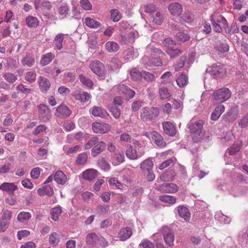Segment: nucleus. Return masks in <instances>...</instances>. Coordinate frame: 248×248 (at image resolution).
I'll list each match as a JSON object with an SVG mask.
<instances>
[{
    "mask_svg": "<svg viewBox=\"0 0 248 248\" xmlns=\"http://www.w3.org/2000/svg\"><path fill=\"white\" fill-rule=\"evenodd\" d=\"M231 95V92L227 88H222L217 90L213 93L214 101L218 103H222L227 100Z\"/></svg>",
    "mask_w": 248,
    "mask_h": 248,
    "instance_id": "obj_1",
    "label": "nucleus"
},
{
    "mask_svg": "<svg viewBox=\"0 0 248 248\" xmlns=\"http://www.w3.org/2000/svg\"><path fill=\"white\" fill-rule=\"evenodd\" d=\"M159 114V110L155 107H144L141 109L140 116L143 121H151L156 118Z\"/></svg>",
    "mask_w": 248,
    "mask_h": 248,
    "instance_id": "obj_2",
    "label": "nucleus"
},
{
    "mask_svg": "<svg viewBox=\"0 0 248 248\" xmlns=\"http://www.w3.org/2000/svg\"><path fill=\"white\" fill-rule=\"evenodd\" d=\"M203 124L204 122L202 120L195 121L193 118L188 124V128L191 134L197 135L201 138L203 132Z\"/></svg>",
    "mask_w": 248,
    "mask_h": 248,
    "instance_id": "obj_3",
    "label": "nucleus"
},
{
    "mask_svg": "<svg viewBox=\"0 0 248 248\" xmlns=\"http://www.w3.org/2000/svg\"><path fill=\"white\" fill-rule=\"evenodd\" d=\"M89 68L94 74L98 77H103L106 73L104 64L99 61L95 60L92 62L89 65Z\"/></svg>",
    "mask_w": 248,
    "mask_h": 248,
    "instance_id": "obj_4",
    "label": "nucleus"
},
{
    "mask_svg": "<svg viewBox=\"0 0 248 248\" xmlns=\"http://www.w3.org/2000/svg\"><path fill=\"white\" fill-rule=\"evenodd\" d=\"M38 109V117L43 122L48 121L51 118V112L47 106L44 104L37 106Z\"/></svg>",
    "mask_w": 248,
    "mask_h": 248,
    "instance_id": "obj_5",
    "label": "nucleus"
},
{
    "mask_svg": "<svg viewBox=\"0 0 248 248\" xmlns=\"http://www.w3.org/2000/svg\"><path fill=\"white\" fill-rule=\"evenodd\" d=\"M145 136L154 141L158 147L163 148L167 145L161 135L156 131L147 132L145 133Z\"/></svg>",
    "mask_w": 248,
    "mask_h": 248,
    "instance_id": "obj_6",
    "label": "nucleus"
},
{
    "mask_svg": "<svg viewBox=\"0 0 248 248\" xmlns=\"http://www.w3.org/2000/svg\"><path fill=\"white\" fill-rule=\"evenodd\" d=\"M156 189L162 193H173L178 191L179 187L173 183H163L158 185Z\"/></svg>",
    "mask_w": 248,
    "mask_h": 248,
    "instance_id": "obj_7",
    "label": "nucleus"
},
{
    "mask_svg": "<svg viewBox=\"0 0 248 248\" xmlns=\"http://www.w3.org/2000/svg\"><path fill=\"white\" fill-rule=\"evenodd\" d=\"M110 126L107 124L94 122L92 124V129L94 133L97 134H105L109 131Z\"/></svg>",
    "mask_w": 248,
    "mask_h": 248,
    "instance_id": "obj_8",
    "label": "nucleus"
},
{
    "mask_svg": "<svg viewBox=\"0 0 248 248\" xmlns=\"http://www.w3.org/2000/svg\"><path fill=\"white\" fill-rule=\"evenodd\" d=\"M71 114V111L64 104H61L57 108L55 115L60 118L65 119Z\"/></svg>",
    "mask_w": 248,
    "mask_h": 248,
    "instance_id": "obj_9",
    "label": "nucleus"
},
{
    "mask_svg": "<svg viewBox=\"0 0 248 248\" xmlns=\"http://www.w3.org/2000/svg\"><path fill=\"white\" fill-rule=\"evenodd\" d=\"M144 154V151L140 152V151H139L138 153L137 150L131 145L127 146L126 150V155L127 157L132 160H135L140 157Z\"/></svg>",
    "mask_w": 248,
    "mask_h": 248,
    "instance_id": "obj_10",
    "label": "nucleus"
},
{
    "mask_svg": "<svg viewBox=\"0 0 248 248\" xmlns=\"http://www.w3.org/2000/svg\"><path fill=\"white\" fill-rule=\"evenodd\" d=\"M163 237L166 244L170 247L173 246L174 236L173 232L168 227L163 228Z\"/></svg>",
    "mask_w": 248,
    "mask_h": 248,
    "instance_id": "obj_11",
    "label": "nucleus"
},
{
    "mask_svg": "<svg viewBox=\"0 0 248 248\" xmlns=\"http://www.w3.org/2000/svg\"><path fill=\"white\" fill-rule=\"evenodd\" d=\"M132 229L129 227H125L120 230L118 233L117 237L121 241H125L129 239L132 235Z\"/></svg>",
    "mask_w": 248,
    "mask_h": 248,
    "instance_id": "obj_12",
    "label": "nucleus"
},
{
    "mask_svg": "<svg viewBox=\"0 0 248 248\" xmlns=\"http://www.w3.org/2000/svg\"><path fill=\"white\" fill-rule=\"evenodd\" d=\"M117 89L119 93L125 95L128 99L132 98L135 95V92L123 84H120Z\"/></svg>",
    "mask_w": 248,
    "mask_h": 248,
    "instance_id": "obj_13",
    "label": "nucleus"
},
{
    "mask_svg": "<svg viewBox=\"0 0 248 248\" xmlns=\"http://www.w3.org/2000/svg\"><path fill=\"white\" fill-rule=\"evenodd\" d=\"M164 133L170 136H174L176 133V129L173 124L170 122H164L162 123Z\"/></svg>",
    "mask_w": 248,
    "mask_h": 248,
    "instance_id": "obj_14",
    "label": "nucleus"
},
{
    "mask_svg": "<svg viewBox=\"0 0 248 248\" xmlns=\"http://www.w3.org/2000/svg\"><path fill=\"white\" fill-rule=\"evenodd\" d=\"M177 210L181 217L183 218L186 221L190 220L191 214L189 210L186 207L179 205L177 207Z\"/></svg>",
    "mask_w": 248,
    "mask_h": 248,
    "instance_id": "obj_15",
    "label": "nucleus"
},
{
    "mask_svg": "<svg viewBox=\"0 0 248 248\" xmlns=\"http://www.w3.org/2000/svg\"><path fill=\"white\" fill-rule=\"evenodd\" d=\"M38 83L42 92L46 93L50 87V82L46 78L40 76L38 78Z\"/></svg>",
    "mask_w": 248,
    "mask_h": 248,
    "instance_id": "obj_16",
    "label": "nucleus"
},
{
    "mask_svg": "<svg viewBox=\"0 0 248 248\" xmlns=\"http://www.w3.org/2000/svg\"><path fill=\"white\" fill-rule=\"evenodd\" d=\"M168 9L173 16H178L180 15L183 11L182 5L178 2H174L170 4L168 6Z\"/></svg>",
    "mask_w": 248,
    "mask_h": 248,
    "instance_id": "obj_17",
    "label": "nucleus"
},
{
    "mask_svg": "<svg viewBox=\"0 0 248 248\" xmlns=\"http://www.w3.org/2000/svg\"><path fill=\"white\" fill-rule=\"evenodd\" d=\"M37 193L40 196L47 195L51 196L54 194L53 186L50 185H47L39 188L37 190Z\"/></svg>",
    "mask_w": 248,
    "mask_h": 248,
    "instance_id": "obj_18",
    "label": "nucleus"
},
{
    "mask_svg": "<svg viewBox=\"0 0 248 248\" xmlns=\"http://www.w3.org/2000/svg\"><path fill=\"white\" fill-rule=\"evenodd\" d=\"M106 143L104 141H98L94 146H93L91 151V154L93 156H96L98 155L103 152L106 148Z\"/></svg>",
    "mask_w": 248,
    "mask_h": 248,
    "instance_id": "obj_19",
    "label": "nucleus"
},
{
    "mask_svg": "<svg viewBox=\"0 0 248 248\" xmlns=\"http://www.w3.org/2000/svg\"><path fill=\"white\" fill-rule=\"evenodd\" d=\"M73 96L75 99L81 102H85L89 100L91 95L87 92H75L73 93Z\"/></svg>",
    "mask_w": 248,
    "mask_h": 248,
    "instance_id": "obj_20",
    "label": "nucleus"
},
{
    "mask_svg": "<svg viewBox=\"0 0 248 248\" xmlns=\"http://www.w3.org/2000/svg\"><path fill=\"white\" fill-rule=\"evenodd\" d=\"M17 187L13 183L5 182L0 186V189L5 191L9 194H13L14 192L17 189Z\"/></svg>",
    "mask_w": 248,
    "mask_h": 248,
    "instance_id": "obj_21",
    "label": "nucleus"
},
{
    "mask_svg": "<svg viewBox=\"0 0 248 248\" xmlns=\"http://www.w3.org/2000/svg\"><path fill=\"white\" fill-rule=\"evenodd\" d=\"M92 114L95 117H99L101 118H106L108 114L107 111L99 107H93L92 108Z\"/></svg>",
    "mask_w": 248,
    "mask_h": 248,
    "instance_id": "obj_22",
    "label": "nucleus"
},
{
    "mask_svg": "<svg viewBox=\"0 0 248 248\" xmlns=\"http://www.w3.org/2000/svg\"><path fill=\"white\" fill-rule=\"evenodd\" d=\"M209 73L214 78H217L220 76L224 72V70L220 65H213L209 69Z\"/></svg>",
    "mask_w": 248,
    "mask_h": 248,
    "instance_id": "obj_23",
    "label": "nucleus"
},
{
    "mask_svg": "<svg viewBox=\"0 0 248 248\" xmlns=\"http://www.w3.org/2000/svg\"><path fill=\"white\" fill-rule=\"evenodd\" d=\"M54 180L58 184L64 185L66 182V176L61 170L57 171L54 174Z\"/></svg>",
    "mask_w": 248,
    "mask_h": 248,
    "instance_id": "obj_24",
    "label": "nucleus"
},
{
    "mask_svg": "<svg viewBox=\"0 0 248 248\" xmlns=\"http://www.w3.org/2000/svg\"><path fill=\"white\" fill-rule=\"evenodd\" d=\"M54 57L55 55L53 53H47L42 56L40 63L43 66L46 65L54 59Z\"/></svg>",
    "mask_w": 248,
    "mask_h": 248,
    "instance_id": "obj_25",
    "label": "nucleus"
},
{
    "mask_svg": "<svg viewBox=\"0 0 248 248\" xmlns=\"http://www.w3.org/2000/svg\"><path fill=\"white\" fill-rule=\"evenodd\" d=\"M225 107L223 105L217 106L212 113L211 118L212 120L216 121L218 119L221 114L224 111Z\"/></svg>",
    "mask_w": 248,
    "mask_h": 248,
    "instance_id": "obj_26",
    "label": "nucleus"
},
{
    "mask_svg": "<svg viewBox=\"0 0 248 248\" xmlns=\"http://www.w3.org/2000/svg\"><path fill=\"white\" fill-rule=\"evenodd\" d=\"M97 171L94 169H88L82 173L83 179L92 181L97 177Z\"/></svg>",
    "mask_w": 248,
    "mask_h": 248,
    "instance_id": "obj_27",
    "label": "nucleus"
},
{
    "mask_svg": "<svg viewBox=\"0 0 248 248\" xmlns=\"http://www.w3.org/2000/svg\"><path fill=\"white\" fill-rule=\"evenodd\" d=\"M154 164L153 161L147 159L142 161L140 165L141 170L144 172L149 171H152L153 168Z\"/></svg>",
    "mask_w": 248,
    "mask_h": 248,
    "instance_id": "obj_28",
    "label": "nucleus"
},
{
    "mask_svg": "<svg viewBox=\"0 0 248 248\" xmlns=\"http://www.w3.org/2000/svg\"><path fill=\"white\" fill-rule=\"evenodd\" d=\"M122 64V62L118 58L113 57L111 59L109 63L108 64V67L110 70H115L120 68Z\"/></svg>",
    "mask_w": 248,
    "mask_h": 248,
    "instance_id": "obj_29",
    "label": "nucleus"
},
{
    "mask_svg": "<svg viewBox=\"0 0 248 248\" xmlns=\"http://www.w3.org/2000/svg\"><path fill=\"white\" fill-rule=\"evenodd\" d=\"M21 62L23 66L31 67L34 65L35 59L32 55L29 54H27L26 56L21 60Z\"/></svg>",
    "mask_w": 248,
    "mask_h": 248,
    "instance_id": "obj_30",
    "label": "nucleus"
},
{
    "mask_svg": "<svg viewBox=\"0 0 248 248\" xmlns=\"http://www.w3.org/2000/svg\"><path fill=\"white\" fill-rule=\"evenodd\" d=\"M139 56V52L137 49H134L133 47H130L127 48L126 50V54L125 57L128 61L130 60L133 58L138 57Z\"/></svg>",
    "mask_w": 248,
    "mask_h": 248,
    "instance_id": "obj_31",
    "label": "nucleus"
},
{
    "mask_svg": "<svg viewBox=\"0 0 248 248\" xmlns=\"http://www.w3.org/2000/svg\"><path fill=\"white\" fill-rule=\"evenodd\" d=\"M176 82L180 87H183L188 83V77L184 73H182L177 78Z\"/></svg>",
    "mask_w": 248,
    "mask_h": 248,
    "instance_id": "obj_32",
    "label": "nucleus"
},
{
    "mask_svg": "<svg viewBox=\"0 0 248 248\" xmlns=\"http://www.w3.org/2000/svg\"><path fill=\"white\" fill-rule=\"evenodd\" d=\"M159 200L163 202L168 203L170 204H174L176 203V199L171 195H163L159 197Z\"/></svg>",
    "mask_w": 248,
    "mask_h": 248,
    "instance_id": "obj_33",
    "label": "nucleus"
},
{
    "mask_svg": "<svg viewBox=\"0 0 248 248\" xmlns=\"http://www.w3.org/2000/svg\"><path fill=\"white\" fill-rule=\"evenodd\" d=\"M98 238L95 233H90L87 235L86 241L87 244L90 246H93L97 242Z\"/></svg>",
    "mask_w": 248,
    "mask_h": 248,
    "instance_id": "obj_34",
    "label": "nucleus"
},
{
    "mask_svg": "<svg viewBox=\"0 0 248 248\" xmlns=\"http://www.w3.org/2000/svg\"><path fill=\"white\" fill-rule=\"evenodd\" d=\"M106 50L109 52H116L119 49L118 44L114 42L108 41L105 45Z\"/></svg>",
    "mask_w": 248,
    "mask_h": 248,
    "instance_id": "obj_35",
    "label": "nucleus"
},
{
    "mask_svg": "<svg viewBox=\"0 0 248 248\" xmlns=\"http://www.w3.org/2000/svg\"><path fill=\"white\" fill-rule=\"evenodd\" d=\"M85 24L91 28H98L101 26V23L90 17H87L85 19Z\"/></svg>",
    "mask_w": 248,
    "mask_h": 248,
    "instance_id": "obj_36",
    "label": "nucleus"
},
{
    "mask_svg": "<svg viewBox=\"0 0 248 248\" xmlns=\"http://www.w3.org/2000/svg\"><path fill=\"white\" fill-rule=\"evenodd\" d=\"M88 155L86 153L79 154L76 160V164L79 165H84L87 162Z\"/></svg>",
    "mask_w": 248,
    "mask_h": 248,
    "instance_id": "obj_37",
    "label": "nucleus"
},
{
    "mask_svg": "<svg viewBox=\"0 0 248 248\" xmlns=\"http://www.w3.org/2000/svg\"><path fill=\"white\" fill-rule=\"evenodd\" d=\"M26 23L27 25L30 27L35 28L39 24V20L37 17L29 16L26 18Z\"/></svg>",
    "mask_w": 248,
    "mask_h": 248,
    "instance_id": "obj_38",
    "label": "nucleus"
},
{
    "mask_svg": "<svg viewBox=\"0 0 248 248\" xmlns=\"http://www.w3.org/2000/svg\"><path fill=\"white\" fill-rule=\"evenodd\" d=\"M215 48L218 51L225 52L229 51V46L226 43L219 42L215 44Z\"/></svg>",
    "mask_w": 248,
    "mask_h": 248,
    "instance_id": "obj_39",
    "label": "nucleus"
},
{
    "mask_svg": "<svg viewBox=\"0 0 248 248\" xmlns=\"http://www.w3.org/2000/svg\"><path fill=\"white\" fill-rule=\"evenodd\" d=\"M63 40V34L62 33H59L55 37L54 43L58 50H61L62 48Z\"/></svg>",
    "mask_w": 248,
    "mask_h": 248,
    "instance_id": "obj_40",
    "label": "nucleus"
},
{
    "mask_svg": "<svg viewBox=\"0 0 248 248\" xmlns=\"http://www.w3.org/2000/svg\"><path fill=\"white\" fill-rule=\"evenodd\" d=\"M2 76L4 79L10 83H13L17 79V76L12 73H4Z\"/></svg>",
    "mask_w": 248,
    "mask_h": 248,
    "instance_id": "obj_41",
    "label": "nucleus"
},
{
    "mask_svg": "<svg viewBox=\"0 0 248 248\" xmlns=\"http://www.w3.org/2000/svg\"><path fill=\"white\" fill-rule=\"evenodd\" d=\"M79 79L83 84L87 86L88 87L91 88L93 84V81L83 74H80L79 75Z\"/></svg>",
    "mask_w": 248,
    "mask_h": 248,
    "instance_id": "obj_42",
    "label": "nucleus"
},
{
    "mask_svg": "<svg viewBox=\"0 0 248 248\" xmlns=\"http://www.w3.org/2000/svg\"><path fill=\"white\" fill-rule=\"evenodd\" d=\"M61 213L62 209L61 207L53 208L51 211V218L54 221L58 220Z\"/></svg>",
    "mask_w": 248,
    "mask_h": 248,
    "instance_id": "obj_43",
    "label": "nucleus"
},
{
    "mask_svg": "<svg viewBox=\"0 0 248 248\" xmlns=\"http://www.w3.org/2000/svg\"><path fill=\"white\" fill-rule=\"evenodd\" d=\"M31 217V215L29 212H21L18 214L17 219L19 221L23 222L29 220Z\"/></svg>",
    "mask_w": 248,
    "mask_h": 248,
    "instance_id": "obj_44",
    "label": "nucleus"
},
{
    "mask_svg": "<svg viewBox=\"0 0 248 248\" xmlns=\"http://www.w3.org/2000/svg\"><path fill=\"white\" fill-rule=\"evenodd\" d=\"M211 21L213 25L214 30L217 32L222 31V28L219 24V23L216 21V16L212 15L211 16Z\"/></svg>",
    "mask_w": 248,
    "mask_h": 248,
    "instance_id": "obj_45",
    "label": "nucleus"
},
{
    "mask_svg": "<svg viewBox=\"0 0 248 248\" xmlns=\"http://www.w3.org/2000/svg\"><path fill=\"white\" fill-rule=\"evenodd\" d=\"M36 74L34 71H30L25 74V79L30 83H33L35 81Z\"/></svg>",
    "mask_w": 248,
    "mask_h": 248,
    "instance_id": "obj_46",
    "label": "nucleus"
},
{
    "mask_svg": "<svg viewBox=\"0 0 248 248\" xmlns=\"http://www.w3.org/2000/svg\"><path fill=\"white\" fill-rule=\"evenodd\" d=\"M110 13V18L114 22H117L121 18V15L119 11L116 9L111 10Z\"/></svg>",
    "mask_w": 248,
    "mask_h": 248,
    "instance_id": "obj_47",
    "label": "nucleus"
},
{
    "mask_svg": "<svg viewBox=\"0 0 248 248\" xmlns=\"http://www.w3.org/2000/svg\"><path fill=\"white\" fill-rule=\"evenodd\" d=\"M238 126L241 128L248 126V112L245 114L238 122Z\"/></svg>",
    "mask_w": 248,
    "mask_h": 248,
    "instance_id": "obj_48",
    "label": "nucleus"
},
{
    "mask_svg": "<svg viewBox=\"0 0 248 248\" xmlns=\"http://www.w3.org/2000/svg\"><path fill=\"white\" fill-rule=\"evenodd\" d=\"M159 93L160 97L163 99L168 98L171 96V94L169 92L168 89L164 87L159 88Z\"/></svg>",
    "mask_w": 248,
    "mask_h": 248,
    "instance_id": "obj_49",
    "label": "nucleus"
},
{
    "mask_svg": "<svg viewBox=\"0 0 248 248\" xmlns=\"http://www.w3.org/2000/svg\"><path fill=\"white\" fill-rule=\"evenodd\" d=\"M59 235L55 232H52L49 236V243L53 245L56 246L59 242Z\"/></svg>",
    "mask_w": 248,
    "mask_h": 248,
    "instance_id": "obj_50",
    "label": "nucleus"
},
{
    "mask_svg": "<svg viewBox=\"0 0 248 248\" xmlns=\"http://www.w3.org/2000/svg\"><path fill=\"white\" fill-rule=\"evenodd\" d=\"M99 139L97 137H94L91 138L86 144L84 145L85 149H89L93 147L98 142Z\"/></svg>",
    "mask_w": 248,
    "mask_h": 248,
    "instance_id": "obj_51",
    "label": "nucleus"
},
{
    "mask_svg": "<svg viewBox=\"0 0 248 248\" xmlns=\"http://www.w3.org/2000/svg\"><path fill=\"white\" fill-rule=\"evenodd\" d=\"M108 183L110 186H115L118 189H122L124 187L123 185L114 178H110L108 180Z\"/></svg>",
    "mask_w": 248,
    "mask_h": 248,
    "instance_id": "obj_52",
    "label": "nucleus"
},
{
    "mask_svg": "<svg viewBox=\"0 0 248 248\" xmlns=\"http://www.w3.org/2000/svg\"><path fill=\"white\" fill-rule=\"evenodd\" d=\"M12 216V212L9 210H4L2 212V215L0 218L3 220L9 222Z\"/></svg>",
    "mask_w": 248,
    "mask_h": 248,
    "instance_id": "obj_53",
    "label": "nucleus"
},
{
    "mask_svg": "<svg viewBox=\"0 0 248 248\" xmlns=\"http://www.w3.org/2000/svg\"><path fill=\"white\" fill-rule=\"evenodd\" d=\"M130 74L132 78L135 80H138L141 78V74L136 68H133L130 70Z\"/></svg>",
    "mask_w": 248,
    "mask_h": 248,
    "instance_id": "obj_54",
    "label": "nucleus"
},
{
    "mask_svg": "<svg viewBox=\"0 0 248 248\" xmlns=\"http://www.w3.org/2000/svg\"><path fill=\"white\" fill-rule=\"evenodd\" d=\"M176 37L178 41L182 42H185L190 39L189 35L183 32H179L177 33L176 35Z\"/></svg>",
    "mask_w": 248,
    "mask_h": 248,
    "instance_id": "obj_55",
    "label": "nucleus"
},
{
    "mask_svg": "<svg viewBox=\"0 0 248 248\" xmlns=\"http://www.w3.org/2000/svg\"><path fill=\"white\" fill-rule=\"evenodd\" d=\"M16 89L19 92L23 94H29L31 91V88H28L26 86L21 83L16 86Z\"/></svg>",
    "mask_w": 248,
    "mask_h": 248,
    "instance_id": "obj_56",
    "label": "nucleus"
},
{
    "mask_svg": "<svg viewBox=\"0 0 248 248\" xmlns=\"http://www.w3.org/2000/svg\"><path fill=\"white\" fill-rule=\"evenodd\" d=\"M69 8L68 6L64 4L61 5L58 8V12L59 14L62 16V18L65 17L68 14Z\"/></svg>",
    "mask_w": 248,
    "mask_h": 248,
    "instance_id": "obj_57",
    "label": "nucleus"
},
{
    "mask_svg": "<svg viewBox=\"0 0 248 248\" xmlns=\"http://www.w3.org/2000/svg\"><path fill=\"white\" fill-rule=\"evenodd\" d=\"M153 21L157 25H160L163 21V18L160 14L158 12H156L152 16Z\"/></svg>",
    "mask_w": 248,
    "mask_h": 248,
    "instance_id": "obj_58",
    "label": "nucleus"
},
{
    "mask_svg": "<svg viewBox=\"0 0 248 248\" xmlns=\"http://www.w3.org/2000/svg\"><path fill=\"white\" fill-rule=\"evenodd\" d=\"M109 110L115 119H118L121 115V110L118 107L110 106Z\"/></svg>",
    "mask_w": 248,
    "mask_h": 248,
    "instance_id": "obj_59",
    "label": "nucleus"
},
{
    "mask_svg": "<svg viewBox=\"0 0 248 248\" xmlns=\"http://www.w3.org/2000/svg\"><path fill=\"white\" fill-rule=\"evenodd\" d=\"M79 3L83 9L85 10H92V5L89 0H80Z\"/></svg>",
    "mask_w": 248,
    "mask_h": 248,
    "instance_id": "obj_60",
    "label": "nucleus"
},
{
    "mask_svg": "<svg viewBox=\"0 0 248 248\" xmlns=\"http://www.w3.org/2000/svg\"><path fill=\"white\" fill-rule=\"evenodd\" d=\"M140 246H141L143 248H155L154 244L147 239L142 240Z\"/></svg>",
    "mask_w": 248,
    "mask_h": 248,
    "instance_id": "obj_61",
    "label": "nucleus"
},
{
    "mask_svg": "<svg viewBox=\"0 0 248 248\" xmlns=\"http://www.w3.org/2000/svg\"><path fill=\"white\" fill-rule=\"evenodd\" d=\"M164 45L167 48V50L172 49L175 45V42L170 38H167L164 41Z\"/></svg>",
    "mask_w": 248,
    "mask_h": 248,
    "instance_id": "obj_62",
    "label": "nucleus"
},
{
    "mask_svg": "<svg viewBox=\"0 0 248 248\" xmlns=\"http://www.w3.org/2000/svg\"><path fill=\"white\" fill-rule=\"evenodd\" d=\"M166 52L171 58H175L181 53L180 49L177 48L173 49V48L172 49L167 50Z\"/></svg>",
    "mask_w": 248,
    "mask_h": 248,
    "instance_id": "obj_63",
    "label": "nucleus"
},
{
    "mask_svg": "<svg viewBox=\"0 0 248 248\" xmlns=\"http://www.w3.org/2000/svg\"><path fill=\"white\" fill-rule=\"evenodd\" d=\"M240 149V145L238 144H234L228 149V153L230 155H233L238 152Z\"/></svg>",
    "mask_w": 248,
    "mask_h": 248,
    "instance_id": "obj_64",
    "label": "nucleus"
}]
</instances>
